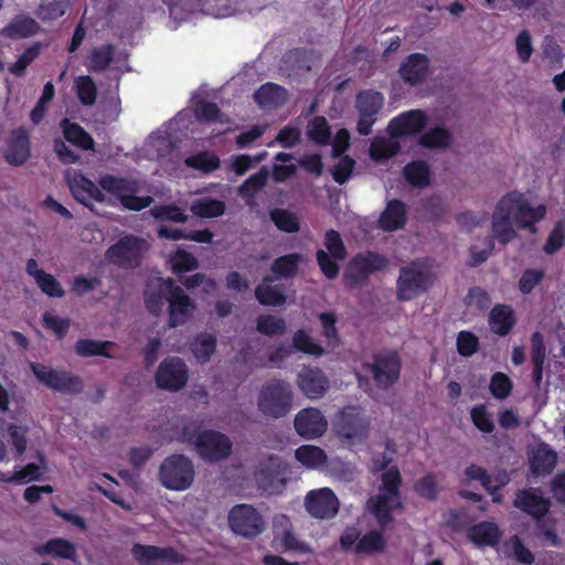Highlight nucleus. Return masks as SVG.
I'll return each instance as SVG.
<instances>
[{
	"label": "nucleus",
	"mask_w": 565,
	"mask_h": 565,
	"mask_svg": "<svg viewBox=\"0 0 565 565\" xmlns=\"http://www.w3.org/2000/svg\"><path fill=\"white\" fill-rule=\"evenodd\" d=\"M545 214L544 205L532 207L522 193L511 191L495 206L491 222L492 235L500 244L507 245L516 237L512 223L518 228L535 232V223L543 220Z\"/></svg>",
	"instance_id": "1"
},
{
	"label": "nucleus",
	"mask_w": 565,
	"mask_h": 565,
	"mask_svg": "<svg viewBox=\"0 0 565 565\" xmlns=\"http://www.w3.org/2000/svg\"><path fill=\"white\" fill-rule=\"evenodd\" d=\"M437 280L433 260L418 258L401 267L396 281V297L399 301H411L426 294Z\"/></svg>",
	"instance_id": "2"
},
{
	"label": "nucleus",
	"mask_w": 565,
	"mask_h": 565,
	"mask_svg": "<svg viewBox=\"0 0 565 565\" xmlns=\"http://www.w3.org/2000/svg\"><path fill=\"white\" fill-rule=\"evenodd\" d=\"M98 184L103 191L114 195L120 201L121 205L129 211L139 212L149 207L153 202L150 195H136L139 190V184L138 181L130 178L105 174L99 178Z\"/></svg>",
	"instance_id": "3"
},
{
	"label": "nucleus",
	"mask_w": 565,
	"mask_h": 565,
	"mask_svg": "<svg viewBox=\"0 0 565 565\" xmlns=\"http://www.w3.org/2000/svg\"><path fill=\"white\" fill-rule=\"evenodd\" d=\"M294 393L289 383L271 380L265 383L258 394V409L268 417L286 416L292 407Z\"/></svg>",
	"instance_id": "4"
},
{
	"label": "nucleus",
	"mask_w": 565,
	"mask_h": 565,
	"mask_svg": "<svg viewBox=\"0 0 565 565\" xmlns=\"http://www.w3.org/2000/svg\"><path fill=\"white\" fill-rule=\"evenodd\" d=\"M194 477L193 462L184 455L174 454L168 456L159 468V480L168 490H188L192 486Z\"/></svg>",
	"instance_id": "5"
},
{
	"label": "nucleus",
	"mask_w": 565,
	"mask_h": 565,
	"mask_svg": "<svg viewBox=\"0 0 565 565\" xmlns=\"http://www.w3.org/2000/svg\"><path fill=\"white\" fill-rule=\"evenodd\" d=\"M148 247L149 245L145 238L126 234L106 249L105 258L119 268H137L140 266Z\"/></svg>",
	"instance_id": "6"
},
{
	"label": "nucleus",
	"mask_w": 565,
	"mask_h": 565,
	"mask_svg": "<svg viewBox=\"0 0 565 565\" xmlns=\"http://www.w3.org/2000/svg\"><path fill=\"white\" fill-rule=\"evenodd\" d=\"M324 249L316 252L317 264L328 279H334L339 276L340 266L338 260H344L348 256L345 244L337 230L330 228L324 233Z\"/></svg>",
	"instance_id": "7"
},
{
	"label": "nucleus",
	"mask_w": 565,
	"mask_h": 565,
	"mask_svg": "<svg viewBox=\"0 0 565 565\" xmlns=\"http://www.w3.org/2000/svg\"><path fill=\"white\" fill-rule=\"evenodd\" d=\"M387 265V258L376 252L359 253L350 260L345 279L352 287L364 286L372 274L383 270Z\"/></svg>",
	"instance_id": "8"
},
{
	"label": "nucleus",
	"mask_w": 565,
	"mask_h": 565,
	"mask_svg": "<svg viewBox=\"0 0 565 565\" xmlns=\"http://www.w3.org/2000/svg\"><path fill=\"white\" fill-rule=\"evenodd\" d=\"M166 285L168 289V326L169 328L183 326L193 316L195 303L172 278H167Z\"/></svg>",
	"instance_id": "9"
},
{
	"label": "nucleus",
	"mask_w": 565,
	"mask_h": 565,
	"mask_svg": "<svg viewBox=\"0 0 565 565\" xmlns=\"http://www.w3.org/2000/svg\"><path fill=\"white\" fill-rule=\"evenodd\" d=\"M401 367V358L395 351L376 353L373 363L364 365V369L372 373L376 385L384 390L398 381Z\"/></svg>",
	"instance_id": "10"
},
{
	"label": "nucleus",
	"mask_w": 565,
	"mask_h": 565,
	"mask_svg": "<svg viewBox=\"0 0 565 565\" xmlns=\"http://www.w3.org/2000/svg\"><path fill=\"white\" fill-rule=\"evenodd\" d=\"M232 531L244 537H255L265 529L262 514L250 504H236L228 513Z\"/></svg>",
	"instance_id": "11"
},
{
	"label": "nucleus",
	"mask_w": 565,
	"mask_h": 565,
	"mask_svg": "<svg viewBox=\"0 0 565 565\" xmlns=\"http://www.w3.org/2000/svg\"><path fill=\"white\" fill-rule=\"evenodd\" d=\"M189 379V369L179 356H168L159 364L154 381L160 390L178 392L183 388Z\"/></svg>",
	"instance_id": "12"
},
{
	"label": "nucleus",
	"mask_w": 565,
	"mask_h": 565,
	"mask_svg": "<svg viewBox=\"0 0 565 565\" xmlns=\"http://www.w3.org/2000/svg\"><path fill=\"white\" fill-rule=\"evenodd\" d=\"M30 369L35 377L49 388L62 393H78L83 388L79 377L66 372L55 371L44 364L32 362Z\"/></svg>",
	"instance_id": "13"
},
{
	"label": "nucleus",
	"mask_w": 565,
	"mask_h": 565,
	"mask_svg": "<svg viewBox=\"0 0 565 565\" xmlns=\"http://www.w3.org/2000/svg\"><path fill=\"white\" fill-rule=\"evenodd\" d=\"M4 161L12 167H22L31 158V132L24 126L13 128L6 140Z\"/></svg>",
	"instance_id": "14"
},
{
	"label": "nucleus",
	"mask_w": 565,
	"mask_h": 565,
	"mask_svg": "<svg viewBox=\"0 0 565 565\" xmlns=\"http://www.w3.org/2000/svg\"><path fill=\"white\" fill-rule=\"evenodd\" d=\"M232 446L231 439L225 434L207 429L202 430L196 451L203 460L216 462L231 455Z\"/></svg>",
	"instance_id": "15"
},
{
	"label": "nucleus",
	"mask_w": 565,
	"mask_h": 565,
	"mask_svg": "<svg viewBox=\"0 0 565 565\" xmlns=\"http://www.w3.org/2000/svg\"><path fill=\"white\" fill-rule=\"evenodd\" d=\"M513 507L534 520L541 521L550 512L551 500L543 497L540 489L526 488L516 492Z\"/></svg>",
	"instance_id": "16"
},
{
	"label": "nucleus",
	"mask_w": 565,
	"mask_h": 565,
	"mask_svg": "<svg viewBox=\"0 0 565 565\" xmlns=\"http://www.w3.org/2000/svg\"><path fill=\"white\" fill-rule=\"evenodd\" d=\"M305 505L308 513L317 519L333 518L339 511V500L329 488L309 491Z\"/></svg>",
	"instance_id": "17"
},
{
	"label": "nucleus",
	"mask_w": 565,
	"mask_h": 565,
	"mask_svg": "<svg viewBox=\"0 0 565 565\" xmlns=\"http://www.w3.org/2000/svg\"><path fill=\"white\" fill-rule=\"evenodd\" d=\"M294 426L299 436L315 439L326 433L328 422L318 408L307 407L296 415Z\"/></svg>",
	"instance_id": "18"
},
{
	"label": "nucleus",
	"mask_w": 565,
	"mask_h": 565,
	"mask_svg": "<svg viewBox=\"0 0 565 565\" xmlns=\"http://www.w3.org/2000/svg\"><path fill=\"white\" fill-rule=\"evenodd\" d=\"M427 119V115L420 109L402 113L390 121V135L393 138L417 135L426 127Z\"/></svg>",
	"instance_id": "19"
},
{
	"label": "nucleus",
	"mask_w": 565,
	"mask_h": 565,
	"mask_svg": "<svg viewBox=\"0 0 565 565\" xmlns=\"http://www.w3.org/2000/svg\"><path fill=\"white\" fill-rule=\"evenodd\" d=\"M131 555L134 559L140 565L180 562L179 553L170 546L160 547L136 543L131 547Z\"/></svg>",
	"instance_id": "20"
},
{
	"label": "nucleus",
	"mask_w": 565,
	"mask_h": 565,
	"mask_svg": "<svg viewBox=\"0 0 565 565\" xmlns=\"http://www.w3.org/2000/svg\"><path fill=\"white\" fill-rule=\"evenodd\" d=\"M429 72V58L423 53L407 55L398 67V74L403 82L409 86L424 83Z\"/></svg>",
	"instance_id": "21"
},
{
	"label": "nucleus",
	"mask_w": 565,
	"mask_h": 565,
	"mask_svg": "<svg viewBox=\"0 0 565 565\" xmlns=\"http://www.w3.org/2000/svg\"><path fill=\"white\" fill-rule=\"evenodd\" d=\"M297 384L309 398L321 397L329 388V379L319 367H305L298 373Z\"/></svg>",
	"instance_id": "22"
},
{
	"label": "nucleus",
	"mask_w": 565,
	"mask_h": 565,
	"mask_svg": "<svg viewBox=\"0 0 565 565\" xmlns=\"http://www.w3.org/2000/svg\"><path fill=\"white\" fill-rule=\"evenodd\" d=\"M68 186L74 199L85 206H90V201L103 203L106 200L102 188L82 173H75Z\"/></svg>",
	"instance_id": "23"
},
{
	"label": "nucleus",
	"mask_w": 565,
	"mask_h": 565,
	"mask_svg": "<svg viewBox=\"0 0 565 565\" xmlns=\"http://www.w3.org/2000/svg\"><path fill=\"white\" fill-rule=\"evenodd\" d=\"M402 507L401 498L379 493L367 500V509L376 519L381 527L393 522V511Z\"/></svg>",
	"instance_id": "24"
},
{
	"label": "nucleus",
	"mask_w": 565,
	"mask_h": 565,
	"mask_svg": "<svg viewBox=\"0 0 565 565\" xmlns=\"http://www.w3.org/2000/svg\"><path fill=\"white\" fill-rule=\"evenodd\" d=\"M273 276H266L255 288L257 301L267 307H280L286 303V289L282 284H274Z\"/></svg>",
	"instance_id": "25"
},
{
	"label": "nucleus",
	"mask_w": 565,
	"mask_h": 565,
	"mask_svg": "<svg viewBox=\"0 0 565 565\" xmlns=\"http://www.w3.org/2000/svg\"><path fill=\"white\" fill-rule=\"evenodd\" d=\"M407 221L406 204L398 199L390 200L379 217V226L384 232H395L405 226Z\"/></svg>",
	"instance_id": "26"
},
{
	"label": "nucleus",
	"mask_w": 565,
	"mask_h": 565,
	"mask_svg": "<svg viewBox=\"0 0 565 565\" xmlns=\"http://www.w3.org/2000/svg\"><path fill=\"white\" fill-rule=\"evenodd\" d=\"M40 30L39 23L28 14L15 15L0 30V36L10 40H21L35 35Z\"/></svg>",
	"instance_id": "27"
},
{
	"label": "nucleus",
	"mask_w": 565,
	"mask_h": 565,
	"mask_svg": "<svg viewBox=\"0 0 565 565\" xmlns=\"http://www.w3.org/2000/svg\"><path fill=\"white\" fill-rule=\"evenodd\" d=\"M34 553L40 556H52L54 558H63L74 561L76 558V546L71 541L63 537H53L44 544L36 545Z\"/></svg>",
	"instance_id": "28"
},
{
	"label": "nucleus",
	"mask_w": 565,
	"mask_h": 565,
	"mask_svg": "<svg viewBox=\"0 0 565 565\" xmlns=\"http://www.w3.org/2000/svg\"><path fill=\"white\" fill-rule=\"evenodd\" d=\"M516 322L514 310L505 303L495 305L489 313V324L492 332L500 337L510 333Z\"/></svg>",
	"instance_id": "29"
},
{
	"label": "nucleus",
	"mask_w": 565,
	"mask_h": 565,
	"mask_svg": "<svg viewBox=\"0 0 565 565\" xmlns=\"http://www.w3.org/2000/svg\"><path fill=\"white\" fill-rule=\"evenodd\" d=\"M467 537L478 546H495L501 540V532L494 522L481 521L467 530Z\"/></svg>",
	"instance_id": "30"
},
{
	"label": "nucleus",
	"mask_w": 565,
	"mask_h": 565,
	"mask_svg": "<svg viewBox=\"0 0 565 565\" xmlns=\"http://www.w3.org/2000/svg\"><path fill=\"white\" fill-rule=\"evenodd\" d=\"M531 362H532V382L536 388H540L543 380L544 364L546 360V347L544 337L541 332L535 331L531 335Z\"/></svg>",
	"instance_id": "31"
},
{
	"label": "nucleus",
	"mask_w": 565,
	"mask_h": 565,
	"mask_svg": "<svg viewBox=\"0 0 565 565\" xmlns=\"http://www.w3.org/2000/svg\"><path fill=\"white\" fill-rule=\"evenodd\" d=\"M338 434L347 439L362 437L366 433L364 418L356 412H342L337 423Z\"/></svg>",
	"instance_id": "32"
},
{
	"label": "nucleus",
	"mask_w": 565,
	"mask_h": 565,
	"mask_svg": "<svg viewBox=\"0 0 565 565\" xmlns=\"http://www.w3.org/2000/svg\"><path fill=\"white\" fill-rule=\"evenodd\" d=\"M254 100L263 108H278L286 102V89L278 84L266 83L254 93Z\"/></svg>",
	"instance_id": "33"
},
{
	"label": "nucleus",
	"mask_w": 565,
	"mask_h": 565,
	"mask_svg": "<svg viewBox=\"0 0 565 565\" xmlns=\"http://www.w3.org/2000/svg\"><path fill=\"white\" fill-rule=\"evenodd\" d=\"M217 340L213 333L200 332L190 342V350L196 362L207 363L216 351Z\"/></svg>",
	"instance_id": "34"
},
{
	"label": "nucleus",
	"mask_w": 565,
	"mask_h": 565,
	"mask_svg": "<svg viewBox=\"0 0 565 565\" xmlns=\"http://www.w3.org/2000/svg\"><path fill=\"white\" fill-rule=\"evenodd\" d=\"M64 138L77 148L93 150L95 142L92 136L77 122L64 118L60 124Z\"/></svg>",
	"instance_id": "35"
},
{
	"label": "nucleus",
	"mask_w": 565,
	"mask_h": 565,
	"mask_svg": "<svg viewBox=\"0 0 565 565\" xmlns=\"http://www.w3.org/2000/svg\"><path fill=\"white\" fill-rule=\"evenodd\" d=\"M302 259L303 257L299 253L277 257L270 266L273 277L275 279H292L298 274Z\"/></svg>",
	"instance_id": "36"
},
{
	"label": "nucleus",
	"mask_w": 565,
	"mask_h": 565,
	"mask_svg": "<svg viewBox=\"0 0 565 565\" xmlns=\"http://www.w3.org/2000/svg\"><path fill=\"white\" fill-rule=\"evenodd\" d=\"M556 461V452L547 445H542L537 447L530 459L531 470L535 476L548 475L555 468Z\"/></svg>",
	"instance_id": "37"
},
{
	"label": "nucleus",
	"mask_w": 565,
	"mask_h": 565,
	"mask_svg": "<svg viewBox=\"0 0 565 565\" xmlns=\"http://www.w3.org/2000/svg\"><path fill=\"white\" fill-rule=\"evenodd\" d=\"M403 174L407 183L414 188L423 189L430 184V168L426 161L416 160L407 163Z\"/></svg>",
	"instance_id": "38"
},
{
	"label": "nucleus",
	"mask_w": 565,
	"mask_h": 565,
	"mask_svg": "<svg viewBox=\"0 0 565 565\" xmlns=\"http://www.w3.org/2000/svg\"><path fill=\"white\" fill-rule=\"evenodd\" d=\"M295 457L302 466L316 469L326 465L328 457L323 449L313 445H302L295 451Z\"/></svg>",
	"instance_id": "39"
},
{
	"label": "nucleus",
	"mask_w": 565,
	"mask_h": 565,
	"mask_svg": "<svg viewBox=\"0 0 565 565\" xmlns=\"http://www.w3.org/2000/svg\"><path fill=\"white\" fill-rule=\"evenodd\" d=\"M191 212L203 218H212L217 217L224 214L225 212V203L221 200L213 199L210 196H205L202 199L195 200L191 204Z\"/></svg>",
	"instance_id": "40"
},
{
	"label": "nucleus",
	"mask_w": 565,
	"mask_h": 565,
	"mask_svg": "<svg viewBox=\"0 0 565 565\" xmlns=\"http://www.w3.org/2000/svg\"><path fill=\"white\" fill-rule=\"evenodd\" d=\"M418 142L428 149H445L451 145L452 135L447 128L434 127L423 134Z\"/></svg>",
	"instance_id": "41"
},
{
	"label": "nucleus",
	"mask_w": 565,
	"mask_h": 565,
	"mask_svg": "<svg viewBox=\"0 0 565 565\" xmlns=\"http://www.w3.org/2000/svg\"><path fill=\"white\" fill-rule=\"evenodd\" d=\"M111 341H96L92 339H81L75 343V353L79 356H105L111 358L107 351L108 348L114 347Z\"/></svg>",
	"instance_id": "42"
},
{
	"label": "nucleus",
	"mask_w": 565,
	"mask_h": 565,
	"mask_svg": "<svg viewBox=\"0 0 565 565\" xmlns=\"http://www.w3.org/2000/svg\"><path fill=\"white\" fill-rule=\"evenodd\" d=\"M166 279L167 278L159 279L157 290H151L150 286H148L145 291L146 308L153 316H159L162 312L164 302H168V289L166 288Z\"/></svg>",
	"instance_id": "43"
},
{
	"label": "nucleus",
	"mask_w": 565,
	"mask_h": 565,
	"mask_svg": "<svg viewBox=\"0 0 565 565\" xmlns=\"http://www.w3.org/2000/svg\"><path fill=\"white\" fill-rule=\"evenodd\" d=\"M384 104V97L375 90H363L356 96V108L359 114L376 116Z\"/></svg>",
	"instance_id": "44"
},
{
	"label": "nucleus",
	"mask_w": 565,
	"mask_h": 565,
	"mask_svg": "<svg viewBox=\"0 0 565 565\" xmlns=\"http://www.w3.org/2000/svg\"><path fill=\"white\" fill-rule=\"evenodd\" d=\"M307 136L316 145L327 146L331 141V130L323 116H316L307 125Z\"/></svg>",
	"instance_id": "45"
},
{
	"label": "nucleus",
	"mask_w": 565,
	"mask_h": 565,
	"mask_svg": "<svg viewBox=\"0 0 565 565\" xmlns=\"http://www.w3.org/2000/svg\"><path fill=\"white\" fill-rule=\"evenodd\" d=\"M115 46L110 43L94 47L90 52L87 68L92 72H103L114 60Z\"/></svg>",
	"instance_id": "46"
},
{
	"label": "nucleus",
	"mask_w": 565,
	"mask_h": 565,
	"mask_svg": "<svg viewBox=\"0 0 565 565\" xmlns=\"http://www.w3.org/2000/svg\"><path fill=\"white\" fill-rule=\"evenodd\" d=\"M399 149L398 141L377 137L371 142L370 156L379 162L395 157Z\"/></svg>",
	"instance_id": "47"
},
{
	"label": "nucleus",
	"mask_w": 565,
	"mask_h": 565,
	"mask_svg": "<svg viewBox=\"0 0 565 565\" xmlns=\"http://www.w3.org/2000/svg\"><path fill=\"white\" fill-rule=\"evenodd\" d=\"M386 548V541L379 531H370L365 533L355 544L358 554L382 553Z\"/></svg>",
	"instance_id": "48"
},
{
	"label": "nucleus",
	"mask_w": 565,
	"mask_h": 565,
	"mask_svg": "<svg viewBox=\"0 0 565 565\" xmlns=\"http://www.w3.org/2000/svg\"><path fill=\"white\" fill-rule=\"evenodd\" d=\"M269 217L276 227L285 233H297L300 224L297 215L285 209H274L269 212Z\"/></svg>",
	"instance_id": "49"
},
{
	"label": "nucleus",
	"mask_w": 565,
	"mask_h": 565,
	"mask_svg": "<svg viewBox=\"0 0 565 565\" xmlns=\"http://www.w3.org/2000/svg\"><path fill=\"white\" fill-rule=\"evenodd\" d=\"M402 484L403 479L399 469L396 466H393L382 473L380 491L383 494L401 498Z\"/></svg>",
	"instance_id": "50"
},
{
	"label": "nucleus",
	"mask_w": 565,
	"mask_h": 565,
	"mask_svg": "<svg viewBox=\"0 0 565 565\" xmlns=\"http://www.w3.org/2000/svg\"><path fill=\"white\" fill-rule=\"evenodd\" d=\"M184 163L194 170L210 173L220 167V159L216 154L204 151L185 158Z\"/></svg>",
	"instance_id": "51"
},
{
	"label": "nucleus",
	"mask_w": 565,
	"mask_h": 565,
	"mask_svg": "<svg viewBox=\"0 0 565 565\" xmlns=\"http://www.w3.org/2000/svg\"><path fill=\"white\" fill-rule=\"evenodd\" d=\"M256 330L267 337L282 334L286 331V321L273 315H262L256 320Z\"/></svg>",
	"instance_id": "52"
},
{
	"label": "nucleus",
	"mask_w": 565,
	"mask_h": 565,
	"mask_svg": "<svg viewBox=\"0 0 565 565\" xmlns=\"http://www.w3.org/2000/svg\"><path fill=\"white\" fill-rule=\"evenodd\" d=\"M414 491L420 498L428 501H436L440 492V487L437 482L436 476L431 472L426 473L415 482Z\"/></svg>",
	"instance_id": "53"
},
{
	"label": "nucleus",
	"mask_w": 565,
	"mask_h": 565,
	"mask_svg": "<svg viewBox=\"0 0 565 565\" xmlns=\"http://www.w3.org/2000/svg\"><path fill=\"white\" fill-rule=\"evenodd\" d=\"M76 94L79 102L85 106H92L97 98V87L93 78L88 75H83L75 81Z\"/></svg>",
	"instance_id": "54"
},
{
	"label": "nucleus",
	"mask_w": 565,
	"mask_h": 565,
	"mask_svg": "<svg viewBox=\"0 0 565 565\" xmlns=\"http://www.w3.org/2000/svg\"><path fill=\"white\" fill-rule=\"evenodd\" d=\"M151 215L159 221H171L175 223H185L188 215L175 204L154 205L150 210Z\"/></svg>",
	"instance_id": "55"
},
{
	"label": "nucleus",
	"mask_w": 565,
	"mask_h": 565,
	"mask_svg": "<svg viewBox=\"0 0 565 565\" xmlns=\"http://www.w3.org/2000/svg\"><path fill=\"white\" fill-rule=\"evenodd\" d=\"M40 51L41 44L39 42H35L25 49L18 60L10 65V73L18 77L23 76L28 66L40 55Z\"/></svg>",
	"instance_id": "56"
},
{
	"label": "nucleus",
	"mask_w": 565,
	"mask_h": 565,
	"mask_svg": "<svg viewBox=\"0 0 565 565\" xmlns=\"http://www.w3.org/2000/svg\"><path fill=\"white\" fill-rule=\"evenodd\" d=\"M294 348L302 353L321 356L324 353L323 348L316 343L305 330H298L292 337Z\"/></svg>",
	"instance_id": "57"
},
{
	"label": "nucleus",
	"mask_w": 565,
	"mask_h": 565,
	"mask_svg": "<svg viewBox=\"0 0 565 565\" xmlns=\"http://www.w3.org/2000/svg\"><path fill=\"white\" fill-rule=\"evenodd\" d=\"M268 179V171L266 168H260L259 171L249 175L238 188L242 196H253L260 189H263Z\"/></svg>",
	"instance_id": "58"
},
{
	"label": "nucleus",
	"mask_w": 565,
	"mask_h": 565,
	"mask_svg": "<svg viewBox=\"0 0 565 565\" xmlns=\"http://www.w3.org/2000/svg\"><path fill=\"white\" fill-rule=\"evenodd\" d=\"M512 387V381L507 374L497 372L491 376L489 390L497 399H505L511 394Z\"/></svg>",
	"instance_id": "59"
},
{
	"label": "nucleus",
	"mask_w": 565,
	"mask_h": 565,
	"mask_svg": "<svg viewBox=\"0 0 565 565\" xmlns=\"http://www.w3.org/2000/svg\"><path fill=\"white\" fill-rule=\"evenodd\" d=\"M194 115L200 121L218 122L222 121V113L215 103L200 100L194 107Z\"/></svg>",
	"instance_id": "60"
},
{
	"label": "nucleus",
	"mask_w": 565,
	"mask_h": 565,
	"mask_svg": "<svg viewBox=\"0 0 565 565\" xmlns=\"http://www.w3.org/2000/svg\"><path fill=\"white\" fill-rule=\"evenodd\" d=\"M471 420L473 425L482 433H492L494 430V424L487 411L486 405L480 404L475 406L471 412Z\"/></svg>",
	"instance_id": "61"
},
{
	"label": "nucleus",
	"mask_w": 565,
	"mask_h": 565,
	"mask_svg": "<svg viewBox=\"0 0 565 565\" xmlns=\"http://www.w3.org/2000/svg\"><path fill=\"white\" fill-rule=\"evenodd\" d=\"M174 273H186L199 267L198 259L189 252L179 249L171 259Z\"/></svg>",
	"instance_id": "62"
},
{
	"label": "nucleus",
	"mask_w": 565,
	"mask_h": 565,
	"mask_svg": "<svg viewBox=\"0 0 565 565\" xmlns=\"http://www.w3.org/2000/svg\"><path fill=\"white\" fill-rule=\"evenodd\" d=\"M479 348L477 335L470 331H460L457 337V351L461 356L473 355Z\"/></svg>",
	"instance_id": "63"
},
{
	"label": "nucleus",
	"mask_w": 565,
	"mask_h": 565,
	"mask_svg": "<svg viewBox=\"0 0 565 565\" xmlns=\"http://www.w3.org/2000/svg\"><path fill=\"white\" fill-rule=\"evenodd\" d=\"M355 161L349 157H342L331 169L333 180L339 184H344L352 175Z\"/></svg>",
	"instance_id": "64"
}]
</instances>
